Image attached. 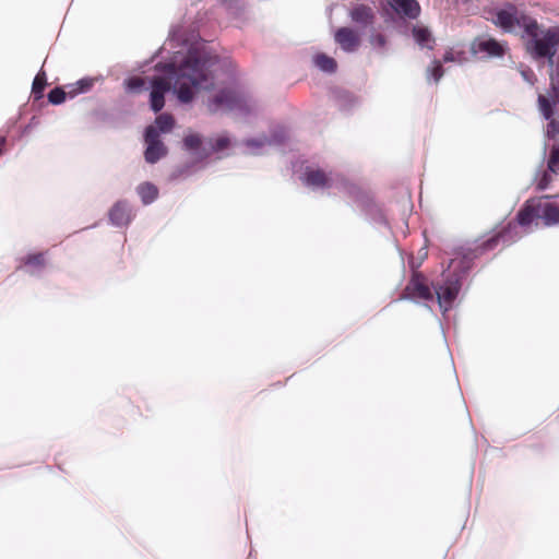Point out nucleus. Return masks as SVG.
Returning <instances> with one entry per match:
<instances>
[{"instance_id":"obj_1","label":"nucleus","mask_w":559,"mask_h":559,"mask_svg":"<svg viewBox=\"0 0 559 559\" xmlns=\"http://www.w3.org/2000/svg\"><path fill=\"white\" fill-rule=\"evenodd\" d=\"M156 56H162L163 60L155 63V74L147 82L152 111L159 112L164 108L168 93L186 105L194 100L199 90L213 85V69L219 61L218 56L203 39L189 43L180 25L170 28Z\"/></svg>"},{"instance_id":"obj_2","label":"nucleus","mask_w":559,"mask_h":559,"mask_svg":"<svg viewBox=\"0 0 559 559\" xmlns=\"http://www.w3.org/2000/svg\"><path fill=\"white\" fill-rule=\"evenodd\" d=\"M515 229L516 225L509 223L502 230L493 234L480 243H476L473 248L463 249L450 260L448 271L442 274V281L432 285L433 295L443 313L452 309L462 288L463 281L473 267L474 260L496 249L499 243L510 246L515 242Z\"/></svg>"},{"instance_id":"obj_3","label":"nucleus","mask_w":559,"mask_h":559,"mask_svg":"<svg viewBox=\"0 0 559 559\" xmlns=\"http://www.w3.org/2000/svg\"><path fill=\"white\" fill-rule=\"evenodd\" d=\"M552 227L559 225V194H544L527 199L516 214L518 225L530 227L532 224Z\"/></svg>"},{"instance_id":"obj_4","label":"nucleus","mask_w":559,"mask_h":559,"mask_svg":"<svg viewBox=\"0 0 559 559\" xmlns=\"http://www.w3.org/2000/svg\"><path fill=\"white\" fill-rule=\"evenodd\" d=\"M521 37L527 38L526 48L534 59H547L548 64L552 67L559 47V26L540 31L536 21L535 29L532 33L521 34Z\"/></svg>"},{"instance_id":"obj_5","label":"nucleus","mask_w":559,"mask_h":559,"mask_svg":"<svg viewBox=\"0 0 559 559\" xmlns=\"http://www.w3.org/2000/svg\"><path fill=\"white\" fill-rule=\"evenodd\" d=\"M492 22L508 34L516 33L518 28L522 31L521 34L532 33L536 27V19L511 2H506L502 8L495 11Z\"/></svg>"},{"instance_id":"obj_6","label":"nucleus","mask_w":559,"mask_h":559,"mask_svg":"<svg viewBox=\"0 0 559 559\" xmlns=\"http://www.w3.org/2000/svg\"><path fill=\"white\" fill-rule=\"evenodd\" d=\"M301 179L304 185L312 190L335 189L345 195L355 192V183L336 173L325 174L321 169L308 167Z\"/></svg>"},{"instance_id":"obj_7","label":"nucleus","mask_w":559,"mask_h":559,"mask_svg":"<svg viewBox=\"0 0 559 559\" xmlns=\"http://www.w3.org/2000/svg\"><path fill=\"white\" fill-rule=\"evenodd\" d=\"M209 109L216 112L219 109L237 111L242 116L251 114L254 109L251 97L242 92L230 88L218 91L209 103Z\"/></svg>"},{"instance_id":"obj_8","label":"nucleus","mask_w":559,"mask_h":559,"mask_svg":"<svg viewBox=\"0 0 559 559\" xmlns=\"http://www.w3.org/2000/svg\"><path fill=\"white\" fill-rule=\"evenodd\" d=\"M347 197L352 198L357 206L360 209L365 219L374 226L389 227L388 219L382 207L376 203L373 197L368 192L361 190L355 185V192L348 193Z\"/></svg>"},{"instance_id":"obj_9","label":"nucleus","mask_w":559,"mask_h":559,"mask_svg":"<svg viewBox=\"0 0 559 559\" xmlns=\"http://www.w3.org/2000/svg\"><path fill=\"white\" fill-rule=\"evenodd\" d=\"M433 298V290L428 285L426 277L420 272L414 271L399 299L418 304L419 301H432Z\"/></svg>"},{"instance_id":"obj_10","label":"nucleus","mask_w":559,"mask_h":559,"mask_svg":"<svg viewBox=\"0 0 559 559\" xmlns=\"http://www.w3.org/2000/svg\"><path fill=\"white\" fill-rule=\"evenodd\" d=\"M181 148L193 158V163H202L211 156L209 138L199 133H187L182 139Z\"/></svg>"},{"instance_id":"obj_11","label":"nucleus","mask_w":559,"mask_h":559,"mask_svg":"<svg viewBox=\"0 0 559 559\" xmlns=\"http://www.w3.org/2000/svg\"><path fill=\"white\" fill-rule=\"evenodd\" d=\"M146 148L144 152L145 162L148 164L157 163L167 154V147L158 136V131L153 126H147L144 131Z\"/></svg>"},{"instance_id":"obj_12","label":"nucleus","mask_w":559,"mask_h":559,"mask_svg":"<svg viewBox=\"0 0 559 559\" xmlns=\"http://www.w3.org/2000/svg\"><path fill=\"white\" fill-rule=\"evenodd\" d=\"M109 223L118 228L128 226L132 219V206L127 200L117 201L108 212Z\"/></svg>"},{"instance_id":"obj_13","label":"nucleus","mask_w":559,"mask_h":559,"mask_svg":"<svg viewBox=\"0 0 559 559\" xmlns=\"http://www.w3.org/2000/svg\"><path fill=\"white\" fill-rule=\"evenodd\" d=\"M331 100L337 109L344 114H349L360 105V99L353 93L334 87L330 92Z\"/></svg>"},{"instance_id":"obj_14","label":"nucleus","mask_w":559,"mask_h":559,"mask_svg":"<svg viewBox=\"0 0 559 559\" xmlns=\"http://www.w3.org/2000/svg\"><path fill=\"white\" fill-rule=\"evenodd\" d=\"M391 10L401 19L416 20L421 12L417 0H388Z\"/></svg>"},{"instance_id":"obj_15","label":"nucleus","mask_w":559,"mask_h":559,"mask_svg":"<svg viewBox=\"0 0 559 559\" xmlns=\"http://www.w3.org/2000/svg\"><path fill=\"white\" fill-rule=\"evenodd\" d=\"M473 55L484 53L487 58H500L504 55V47L496 39H478L472 44Z\"/></svg>"},{"instance_id":"obj_16","label":"nucleus","mask_w":559,"mask_h":559,"mask_svg":"<svg viewBox=\"0 0 559 559\" xmlns=\"http://www.w3.org/2000/svg\"><path fill=\"white\" fill-rule=\"evenodd\" d=\"M334 39L345 52L356 51L360 44L359 35L350 27H340Z\"/></svg>"},{"instance_id":"obj_17","label":"nucleus","mask_w":559,"mask_h":559,"mask_svg":"<svg viewBox=\"0 0 559 559\" xmlns=\"http://www.w3.org/2000/svg\"><path fill=\"white\" fill-rule=\"evenodd\" d=\"M353 23L361 27L371 26L374 22L376 15L373 10L367 4H356L348 13Z\"/></svg>"},{"instance_id":"obj_18","label":"nucleus","mask_w":559,"mask_h":559,"mask_svg":"<svg viewBox=\"0 0 559 559\" xmlns=\"http://www.w3.org/2000/svg\"><path fill=\"white\" fill-rule=\"evenodd\" d=\"M46 259L43 252L31 253L22 259V265L25 272L32 276H39L45 269Z\"/></svg>"},{"instance_id":"obj_19","label":"nucleus","mask_w":559,"mask_h":559,"mask_svg":"<svg viewBox=\"0 0 559 559\" xmlns=\"http://www.w3.org/2000/svg\"><path fill=\"white\" fill-rule=\"evenodd\" d=\"M98 80V78L85 76L74 83L66 85L68 98L73 99L81 94L88 93Z\"/></svg>"},{"instance_id":"obj_20","label":"nucleus","mask_w":559,"mask_h":559,"mask_svg":"<svg viewBox=\"0 0 559 559\" xmlns=\"http://www.w3.org/2000/svg\"><path fill=\"white\" fill-rule=\"evenodd\" d=\"M136 193L143 205H150L157 200L159 192L154 183L145 181L136 187Z\"/></svg>"},{"instance_id":"obj_21","label":"nucleus","mask_w":559,"mask_h":559,"mask_svg":"<svg viewBox=\"0 0 559 559\" xmlns=\"http://www.w3.org/2000/svg\"><path fill=\"white\" fill-rule=\"evenodd\" d=\"M413 36L416 44L421 48L432 49L435 39L427 27L414 26Z\"/></svg>"},{"instance_id":"obj_22","label":"nucleus","mask_w":559,"mask_h":559,"mask_svg":"<svg viewBox=\"0 0 559 559\" xmlns=\"http://www.w3.org/2000/svg\"><path fill=\"white\" fill-rule=\"evenodd\" d=\"M314 64L321 71L332 74L337 70V63L334 58L325 53H318L314 56Z\"/></svg>"},{"instance_id":"obj_23","label":"nucleus","mask_w":559,"mask_h":559,"mask_svg":"<svg viewBox=\"0 0 559 559\" xmlns=\"http://www.w3.org/2000/svg\"><path fill=\"white\" fill-rule=\"evenodd\" d=\"M368 40L372 50H374L378 55L384 56L386 53L388 40L383 34L372 31L369 34Z\"/></svg>"},{"instance_id":"obj_24","label":"nucleus","mask_w":559,"mask_h":559,"mask_svg":"<svg viewBox=\"0 0 559 559\" xmlns=\"http://www.w3.org/2000/svg\"><path fill=\"white\" fill-rule=\"evenodd\" d=\"M47 85L45 71L40 70L33 80L32 95L34 100H40L44 97V91Z\"/></svg>"},{"instance_id":"obj_25","label":"nucleus","mask_w":559,"mask_h":559,"mask_svg":"<svg viewBox=\"0 0 559 559\" xmlns=\"http://www.w3.org/2000/svg\"><path fill=\"white\" fill-rule=\"evenodd\" d=\"M288 139V132L283 127H276L271 130L270 135L266 136L267 145L280 146L283 145Z\"/></svg>"},{"instance_id":"obj_26","label":"nucleus","mask_w":559,"mask_h":559,"mask_svg":"<svg viewBox=\"0 0 559 559\" xmlns=\"http://www.w3.org/2000/svg\"><path fill=\"white\" fill-rule=\"evenodd\" d=\"M123 84L126 92L129 94H136L147 90L145 80L139 76H131L124 80Z\"/></svg>"},{"instance_id":"obj_27","label":"nucleus","mask_w":559,"mask_h":559,"mask_svg":"<svg viewBox=\"0 0 559 559\" xmlns=\"http://www.w3.org/2000/svg\"><path fill=\"white\" fill-rule=\"evenodd\" d=\"M245 146L248 148V153L252 155H260L261 150L267 145L266 135L259 138H250L243 141Z\"/></svg>"},{"instance_id":"obj_28","label":"nucleus","mask_w":559,"mask_h":559,"mask_svg":"<svg viewBox=\"0 0 559 559\" xmlns=\"http://www.w3.org/2000/svg\"><path fill=\"white\" fill-rule=\"evenodd\" d=\"M444 74V70L442 67V62L440 60L435 59L432 61L431 67H428L426 70L427 81L430 83H438Z\"/></svg>"},{"instance_id":"obj_29","label":"nucleus","mask_w":559,"mask_h":559,"mask_svg":"<svg viewBox=\"0 0 559 559\" xmlns=\"http://www.w3.org/2000/svg\"><path fill=\"white\" fill-rule=\"evenodd\" d=\"M540 112L545 120H550L554 117L555 114V100L550 99L542 94L538 95L537 98Z\"/></svg>"},{"instance_id":"obj_30","label":"nucleus","mask_w":559,"mask_h":559,"mask_svg":"<svg viewBox=\"0 0 559 559\" xmlns=\"http://www.w3.org/2000/svg\"><path fill=\"white\" fill-rule=\"evenodd\" d=\"M174 124H175V120L171 115L160 114L159 116L156 117L155 126H153V127L157 129L158 134H159L160 132L162 133L169 132L174 128Z\"/></svg>"},{"instance_id":"obj_31","label":"nucleus","mask_w":559,"mask_h":559,"mask_svg":"<svg viewBox=\"0 0 559 559\" xmlns=\"http://www.w3.org/2000/svg\"><path fill=\"white\" fill-rule=\"evenodd\" d=\"M230 144V140L227 135H221L217 138H209V148L211 150V155L213 153H218L227 148Z\"/></svg>"},{"instance_id":"obj_32","label":"nucleus","mask_w":559,"mask_h":559,"mask_svg":"<svg viewBox=\"0 0 559 559\" xmlns=\"http://www.w3.org/2000/svg\"><path fill=\"white\" fill-rule=\"evenodd\" d=\"M47 97H48V102L51 105H55V106L61 105L68 97V90L67 88L64 90L61 86H56L49 91Z\"/></svg>"},{"instance_id":"obj_33","label":"nucleus","mask_w":559,"mask_h":559,"mask_svg":"<svg viewBox=\"0 0 559 559\" xmlns=\"http://www.w3.org/2000/svg\"><path fill=\"white\" fill-rule=\"evenodd\" d=\"M547 168L550 173L557 174L559 169V145H552L549 152Z\"/></svg>"},{"instance_id":"obj_34","label":"nucleus","mask_w":559,"mask_h":559,"mask_svg":"<svg viewBox=\"0 0 559 559\" xmlns=\"http://www.w3.org/2000/svg\"><path fill=\"white\" fill-rule=\"evenodd\" d=\"M551 174L552 173H550L548 169L538 174V177L536 178V189L538 191H544L548 188L551 182Z\"/></svg>"},{"instance_id":"obj_35","label":"nucleus","mask_w":559,"mask_h":559,"mask_svg":"<svg viewBox=\"0 0 559 559\" xmlns=\"http://www.w3.org/2000/svg\"><path fill=\"white\" fill-rule=\"evenodd\" d=\"M546 136L555 139L559 134V122L555 119L547 120Z\"/></svg>"},{"instance_id":"obj_36","label":"nucleus","mask_w":559,"mask_h":559,"mask_svg":"<svg viewBox=\"0 0 559 559\" xmlns=\"http://www.w3.org/2000/svg\"><path fill=\"white\" fill-rule=\"evenodd\" d=\"M228 12H237L240 9V0H217Z\"/></svg>"},{"instance_id":"obj_37","label":"nucleus","mask_w":559,"mask_h":559,"mask_svg":"<svg viewBox=\"0 0 559 559\" xmlns=\"http://www.w3.org/2000/svg\"><path fill=\"white\" fill-rule=\"evenodd\" d=\"M549 96L551 97V99L555 100V98H559V86L555 85V84H551L550 85V93H549Z\"/></svg>"},{"instance_id":"obj_38","label":"nucleus","mask_w":559,"mask_h":559,"mask_svg":"<svg viewBox=\"0 0 559 559\" xmlns=\"http://www.w3.org/2000/svg\"><path fill=\"white\" fill-rule=\"evenodd\" d=\"M454 60V56L451 51H447L443 57H442V61L441 62H452Z\"/></svg>"},{"instance_id":"obj_39","label":"nucleus","mask_w":559,"mask_h":559,"mask_svg":"<svg viewBox=\"0 0 559 559\" xmlns=\"http://www.w3.org/2000/svg\"><path fill=\"white\" fill-rule=\"evenodd\" d=\"M193 165V163L191 164H187L185 167H182L181 169H179V174L180 175H183V174H188L189 173V168Z\"/></svg>"},{"instance_id":"obj_40","label":"nucleus","mask_w":559,"mask_h":559,"mask_svg":"<svg viewBox=\"0 0 559 559\" xmlns=\"http://www.w3.org/2000/svg\"><path fill=\"white\" fill-rule=\"evenodd\" d=\"M533 75V73L530 71V72H526V71H523L522 72V76L524 78V80H526L527 82H531V76Z\"/></svg>"}]
</instances>
